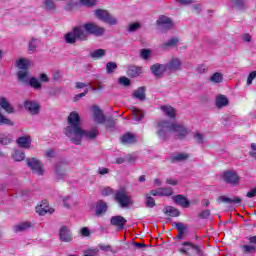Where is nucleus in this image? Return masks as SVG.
I'll return each mask as SVG.
<instances>
[{
  "label": "nucleus",
  "mask_w": 256,
  "mask_h": 256,
  "mask_svg": "<svg viewBox=\"0 0 256 256\" xmlns=\"http://www.w3.org/2000/svg\"><path fill=\"white\" fill-rule=\"evenodd\" d=\"M242 40L245 43H251V41H253V37H251V34L245 33V34L242 35Z\"/></svg>",
  "instance_id": "69168bd1"
},
{
  "label": "nucleus",
  "mask_w": 256,
  "mask_h": 256,
  "mask_svg": "<svg viewBox=\"0 0 256 256\" xmlns=\"http://www.w3.org/2000/svg\"><path fill=\"white\" fill-rule=\"evenodd\" d=\"M1 125H7L8 127H14L15 122L13 120L5 117L4 115H2L0 112V126Z\"/></svg>",
  "instance_id": "a19ab883"
},
{
  "label": "nucleus",
  "mask_w": 256,
  "mask_h": 256,
  "mask_svg": "<svg viewBox=\"0 0 256 256\" xmlns=\"http://www.w3.org/2000/svg\"><path fill=\"white\" fill-rule=\"evenodd\" d=\"M229 105V99H227V96L223 94H219L216 97V107L217 109H223V107H227Z\"/></svg>",
  "instance_id": "b1692460"
},
{
  "label": "nucleus",
  "mask_w": 256,
  "mask_h": 256,
  "mask_svg": "<svg viewBox=\"0 0 256 256\" xmlns=\"http://www.w3.org/2000/svg\"><path fill=\"white\" fill-rule=\"evenodd\" d=\"M68 125L64 128V135L70 139L74 145H81L83 139L95 141L99 137V128L92 127L90 130L83 129L81 116L77 111H73L67 118Z\"/></svg>",
  "instance_id": "f257e3e1"
},
{
  "label": "nucleus",
  "mask_w": 256,
  "mask_h": 256,
  "mask_svg": "<svg viewBox=\"0 0 256 256\" xmlns=\"http://www.w3.org/2000/svg\"><path fill=\"white\" fill-rule=\"evenodd\" d=\"M211 215V210H204L199 213L200 219H208V217Z\"/></svg>",
  "instance_id": "680f3d73"
},
{
  "label": "nucleus",
  "mask_w": 256,
  "mask_h": 256,
  "mask_svg": "<svg viewBox=\"0 0 256 256\" xmlns=\"http://www.w3.org/2000/svg\"><path fill=\"white\" fill-rule=\"evenodd\" d=\"M114 193L115 191L111 187H105L101 191V195H103V197H109V195H113Z\"/></svg>",
  "instance_id": "13d9d810"
},
{
  "label": "nucleus",
  "mask_w": 256,
  "mask_h": 256,
  "mask_svg": "<svg viewBox=\"0 0 256 256\" xmlns=\"http://www.w3.org/2000/svg\"><path fill=\"white\" fill-rule=\"evenodd\" d=\"M107 209H108L107 203L103 200H99L96 203V211H95L96 216L101 217V215H104V213H107Z\"/></svg>",
  "instance_id": "aec40b11"
},
{
  "label": "nucleus",
  "mask_w": 256,
  "mask_h": 256,
  "mask_svg": "<svg viewBox=\"0 0 256 256\" xmlns=\"http://www.w3.org/2000/svg\"><path fill=\"white\" fill-rule=\"evenodd\" d=\"M36 213L41 216L47 215V213H50L51 215L55 213V209L49 208V206L47 205V200H44L42 204H40V206L36 207Z\"/></svg>",
  "instance_id": "4468645a"
},
{
  "label": "nucleus",
  "mask_w": 256,
  "mask_h": 256,
  "mask_svg": "<svg viewBox=\"0 0 256 256\" xmlns=\"http://www.w3.org/2000/svg\"><path fill=\"white\" fill-rule=\"evenodd\" d=\"M218 203H235V204H239L243 201V199H241L240 197H234V198H229L227 196H219L217 198Z\"/></svg>",
  "instance_id": "a878e982"
},
{
  "label": "nucleus",
  "mask_w": 256,
  "mask_h": 256,
  "mask_svg": "<svg viewBox=\"0 0 256 256\" xmlns=\"http://www.w3.org/2000/svg\"><path fill=\"white\" fill-rule=\"evenodd\" d=\"M163 213L165 215H168V217H179V215H181V212L179 211V209H177L173 206L164 207Z\"/></svg>",
  "instance_id": "cd10ccee"
},
{
  "label": "nucleus",
  "mask_w": 256,
  "mask_h": 256,
  "mask_svg": "<svg viewBox=\"0 0 256 256\" xmlns=\"http://www.w3.org/2000/svg\"><path fill=\"white\" fill-rule=\"evenodd\" d=\"M56 152L54 149H48L45 152V157H47L48 159H53V157H55Z\"/></svg>",
  "instance_id": "0e129e2a"
},
{
  "label": "nucleus",
  "mask_w": 256,
  "mask_h": 256,
  "mask_svg": "<svg viewBox=\"0 0 256 256\" xmlns=\"http://www.w3.org/2000/svg\"><path fill=\"white\" fill-rule=\"evenodd\" d=\"M80 3L84 7H95L97 0H80Z\"/></svg>",
  "instance_id": "bf43d9fd"
},
{
  "label": "nucleus",
  "mask_w": 256,
  "mask_h": 256,
  "mask_svg": "<svg viewBox=\"0 0 256 256\" xmlns=\"http://www.w3.org/2000/svg\"><path fill=\"white\" fill-rule=\"evenodd\" d=\"M0 107L4 109L6 113H15V108L11 106V103H9L5 97L0 98Z\"/></svg>",
  "instance_id": "c85d7f7f"
},
{
  "label": "nucleus",
  "mask_w": 256,
  "mask_h": 256,
  "mask_svg": "<svg viewBox=\"0 0 256 256\" xmlns=\"http://www.w3.org/2000/svg\"><path fill=\"white\" fill-rule=\"evenodd\" d=\"M133 115H134V118L137 120V121H141L143 119V117H145V114L143 112H141L140 110H138L137 108H133Z\"/></svg>",
  "instance_id": "8fccbe9b"
},
{
  "label": "nucleus",
  "mask_w": 256,
  "mask_h": 256,
  "mask_svg": "<svg viewBox=\"0 0 256 256\" xmlns=\"http://www.w3.org/2000/svg\"><path fill=\"white\" fill-rule=\"evenodd\" d=\"M232 6L236 9H239V11H245L249 6H247V0H232L231 1Z\"/></svg>",
  "instance_id": "473e14b6"
},
{
  "label": "nucleus",
  "mask_w": 256,
  "mask_h": 256,
  "mask_svg": "<svg viewBox=\"0 0 256 256\" xmlns=\"http://www.w3.org/2000/svg\"><path fill=\"white\" fill-rule=\"evenodd\" d=\"M246 197H248V199H253V197H256V187L247 192Z\"/></svg>",
  "instance_id": "774afa93"
},
{
  "label": "nucleus",
  "mask_w": 256,
  "mask_h": 256,
  "mask_svg": "<svg viewBox=\"0 0 256 256\" xmlns=\"http://www.w3.org/2000/svg\"><path fill=\"white\" fill-rule=\"evenodd\" d=\"M31 222H22L13 227L14 233H23V231H27V229H31Z\"/></svg>",
  "instance_id": "c756f323"
},
{
  "label": "nucleus",
  "mask_w": 256,
  "mask_h": 256,
  "mask_svg": "<svg viewBox=\"0 0 256 256\" xmlns=\"http://www.w3.org/2000/svg\"><path fill=\"white\" fill-rule=\"evenodd\" d=\"M87 33L89 35H95L96 37H101V35H105V28L98 26L95 23L89 22L81 26H76L73 28L71 32L65 34L64 39L66 43L73 45V43H77L78 41H87Z\"/></svg>",
  "instance_id": "f03ea898"
},
{
  "label": "nucleus",
  "mask_w": 256,
  "mask_h": 256,
  "mask_svg": "<svg viewBox=\"0 0 256 256\" xmlns=\"http://www.w3.org/2000/svg\"><path fill=\"white\" fill-rule=\"evenodd\" d=\"M118 83L124 87H129L131 85V80L125 76L119 78Z\"/></svg>",
  "instance_id": "6e6d98bb"
},
{
  "label": "nucleus",
  "mask_w": 256,
  "mask_h": 256,
  "mask_svg": "<svg viewBox=\"0 0 256 256\" xmlns=\"http://www.w3.org/2000/svg\"><path fill=\"white\" fill-rule=\"evenodd\" d=\"M187 159H189V154L187 153H174L168 158L170 163H181L187 161Z\"/></svg>",
  "instance_id": "dca6fc26"
},
{
  "label": "nucleus",
  "mask_w": 256,
  "mask_h": 256,
  "mask_svg": "<svg viewBox=\"0 0 256 256\" xmlns=\"http://www.w3.org/2000/svg\"><path fill=\"white\" fill-rule=\"evenodd\" d=\"M106 51L105 49H97L90 53V57L92 59H101L102 57H105Z\"/></svg>",
  "instance_id": "58836bf2"
},
{
  "label": "nucleus",
  "mask_w": 256,
  "mask_h": 256,
  "mask_svg": "<svg viewBox=\"0 0 256 256\" xmlns=\"http://www.w3.org/2000/svg\"><path fill=\"white\" fill-rule=\"evenodd\" d=\"M256 78V71H252L247 78V85H251L253 80Z\"/></svg>",
  "instance_id": "e2e57ef3"
},
{
  "label": "nucleus",
  "mask_w": 256,
  "mask_h": 256,
  "mask_svg": "<svg viewBox=\"0 0 256 256\" xmlns=\"http://www.w3.org/2000/svg\"><path fill=\"white\" fill-rule=\"evenodd\" d=\"M155 198L151 197V194H146V207L153 209L155 207Z\"/></svg>",
  "instance_id": "09e8293b"
},
{
  "label": "nucleus",
  "mask_w": 256,
  "mask_h": 256,
  "mask_svg": "<svg viewBox=\"0 0 256 256\" xmlns=\"http://www.w3.org/2000/svg\"><path fill=\"white\" fill-rule=\"evenodd\" d=\"M28 85H30V87H33V89H36V91H39L43 87V84H41L39 79L35 77L30 78Z\"/></svg>",
  "instance_id": "ea45409f"
},
{
  "label": "nucleus",
  "mask_w": 256,
  "mask_h": 256,
  "mask_svg": "<svg viewBox=\"0 0 256 256\" xmlns=\"http://www.w3.org/2000/svg\"><path fill=\"white\" fill-rule=\"evenodd\" d=\"M210 81L212 83H222L223 82V74L216 72L210 77Z\"/></svg>",
  "instance_id": "49530a36"
},
{
  "label": "nucleus",
  "mask_w": 256,
  "mask_h": 256,
  "mask_svg": "<svg viewBox=\"0 0 256 256\" xmlns=\"http://www.w3.org/2000/svg\"><path fill=\"white\" fill-rule=\"evenodd\" d=\"M13 143V136L11 134L0 133V145H9Z\"/></svg>",
  "instance_id": "e433bc0d"
},
{
  "label": "nucleus",
  "mask_w": 256,
  "mask_h": 256,
  "mask_svg": "<svg viewBox=\"0 0 256 256\" xmlns=\"http://www.w3.org/2000/svg\"><path fill=\"white\" fill-rule=\"evenodd\" d=\"M146 91L147 87L141 86L133 92L132 97L134 99H138L139 101H145V99H147Z\"/></svg>",
  "instance_id": "f3484780"
},
{
  "label": "nucleus",
  "mask_w": 256,
  "mask_h": 256,
  "mask_svg": "<svg viewBox=\"0 0 256 256\" xmlns=\"http://www.w3.org/2000/svg\"><path fill=\"white\" fill-rule=\"evenodd\" d=\"M140 57L142 59H144L145 61H147V59H149V57H151V50L150 49H141L140 50Z\"/></svg>",
  "instance_id": "603ef678"
},
{
  "label": "nucleus",
  "mask_w": 256,
  "mask_h": 256,
  "mask_svg": "<svg viewBox=\"0 0 256 256\" xmlns=\"http://www.w3.org/2000/svg\"><path fill=\"white\" fill-rule=\"evenodd\" d=\"M24 108L26 111H29L31 115H39V111H41V106L33 100H26L24 102Z\"/></svg>",
  "instance_id": "9b49d317"
},
{
  "label": "nucleus",
  "mask_w": 256,
  "mask_h": 256,
  "mask_svg": "<svg viewBox=\"0 0 256 256\" xmlns=\"http://www.w3.org/2000/svg\"><path fill=\"white\" fill-rule=\"evenodd\" d=\"M117 69V63L115 62H108L106 64V71L107 73H113Z\"/></svg>",
  "instance_id": "4d7b16f0"
},
{
  "label": "nucleus",
  "mask_w": 256,
  "mask_h": 256,
  "mask_svg": "<svg viewBox=\"0 0 256 256\" xmlns=\"http://www.w3.org/2000/svg\"><path fill=\"white\" fill-rule=\"evenodd\" d=\"M59 235H60L61 241H64L65 243H69V241H72L73 239L71 237V231H69V228H67V226H63L60 229Z\"/></svg>",
  "instance_id": "412c9836"
},
{
  "label": "nucleus",
  "mask_w": 256,
  "mask_h": 256,
  "mask_svg": "<svg viewBox=\"0 0 256 256\" xmlns=\"http://www.w3.org/2000/svg\"><path fill=\"white\" fill-rule=\"evenodd\" d=\"M104 123L106 125V129H108L109 131H113V129H115V127L117 125V120H115L113 117L109 116V117L105 118Z\"/></svg>",
  "instance_id": "4c0bfd02"
},
{
  "label": "nucleus",
  "mask_w": 256,
  "mask_h": 256,
  "mask_svg": "<svg viewBox=\"0 0 256 256\" xmlns=\"http://www.w3.org/2000/svg\"><path fill=\"white\" fill-rule=\"evenodd\" d=\"M19 147L23 149H30L31 148V137L29 136H21L16 140Z\"/></svg>",
  "instance_id": "5701e85b"
},
{
  "label": "nucleus",
  "mask_w": 256,
  "mask_h": 256,
  "mask_svg": "<svg viewBox=\"0 0 256 256\" xmlns=\"http://www.w3.org/2000/svg\"><path fill=\"white\" fill-rule=\"evenodd\" d=\"M240 247L245 255H250L256 251L255 245H241Z\"/></svg>",
  "instance_id": "c03bdc74"
},
{
  "label": "nucleus",
  "mask_w": 256,
  "mask_h": 256,
  "mask_svg": "<svg viewBox=\"0 0 256 256\" xmlns=\"http://www.w3.org/2000/svg\"><path fill=\"white\" fill-rule=\"evenodd\" d=\"M40 81H42V83H49L50 78L49 76H47V74L45 73H41L39 76Z\"/></svg>",
  "instance_id": "338daca9"
},
{
  "label": "nucleus",
  "mask_w": 256,
  "mask_h": 256,
  "mask_svg": "<svg viewBox=\"0 0 256 256\" xmlns=\"http://www.w3.org/2000/svg\"><path fill=\"white\" fill-rule=\"evenodd\" d=\"M173 193V188L171 187H160V197H171Z\"/></svg>",
  "instance_id": "37998d69"
},
{
  "label": "nucleus",
  "mask_w": 256,
  "mask_h": 256,
  "mask_svg": "<svg viewBox=\"0 0 256 256\" xmlns=\"http://www.w3.org/2000/svg\"><path fill=\"white\" fill-rule=\"evenodd\" d=\"M177 43H179V38L174 37L170 40H168L167 42L162 44V49H169V47H175V45H177Z\"/></svg>",
  "instance_id": "79ce46f5"
},
{
  "label": "nucleus",
  "mask_w": 256,
  "mask_h": 256,
  "mask_svg": "<svg viewBox=\"0 0 256 256\" xmlns=\"http://www.w3.org/2000/svg\"><path fill=\"white\" fill-rule=\"evenodd\" d=\"M166 71L169 73H177V71H181V67L183 66V62L177 57L172 58L169 62L165 64Z\"/></svg>",
  "instance_id": "1a4fd4ad"
},
{
  "label": "nucleus",
  "mask_w": 256,
  "mask_h": 256,
  "mask_svg": "<svg viewBox=\"0 0 256 256\" xmlns=\"http://www.w3.org/2000/svg\"><path fill=\"white\" fill-rule=\"evenodd\" d=\"M182 245L184 247H191V249L196 251L197 255H203V246L201 245H195L192 242H183Z\"/></svg>",
  "instance_id": "f704fd0d"
},
{
  "label": "nucleus",
  "mask_w": 256,
  "mask_h": 256,
  "mask_svg": "<svg viewBox=\"0 0 256 256\" xmlns=\"http://www.w3.org/2000/svg\"><path fill=\"white\" fill-rule=\"evenodd\" d=\"M161 111L167 115L170 119H175L177 115V110L173 108L172 106H161Z\"/></svg>",
  "instance_id": "7c9ffc66"
},
{
  "label": "nucleus",
  "mask_w": 256,
  "mask_h": 256,
  "mask_svg": "<svg viewBox=\"0 0 256 256\" xmlns=\"http://www.w3.org/2000/svg\"><path fill=\"white\" fill-rule=\"evenodd\" d=\"M14 161H23V159H25V153L21 152V151H15V153L12 155Z\"/></svg>",
  "instance_id": "3c124183"
},
{
  "label": "nucleus",
  "mask_w": 256,
  "mask_h": 256,
  "mask_svg": "<svg viewBox=\"0 0 256 256\" xmlns=\"http://www.w3.org/2000/svg\"><path fill=\"white\" fill-rule=\"evenodd\" d=\"M54 173H55V177H56V179H58V181L63 179L65 177V175H67V173L65 172V168H63L62 163H58L55 165Z\"/></svg>",
  "instance_id": "393cba45"
},
{
  "label": "nucleus",
  "mask_w": 256,
  "mask_h": 256,
  "mask_svg": "<svg viewBox=\"0 0 256 256\" xmlns=\"http://www.w3.org/2000/svg\"><path fill=\"white\" fill-rule=\"evenodd\" d=\"M63 205L66 209H71V207H75V205H77V202L73 201L71 197H66L63 199Z\"/></svg>",
  "instance_id": "a18cd8bd"
},
{
  "label": "nucleus",
  "mask_w": 256,
  "mask_h": 256,
  "mask_svg": "<svg viewBox=\"0 0 256 256\" xmlns=\"http://www.w3.org/2000/svg\"><path fill=\"white\" fill-rule=\"evenodd\" d=\"M26 163L34 175H43V163L39 159L27 158Z\"/></svg>",
  "instance_id": "6e6552de"
},
{
  "label": "nucleus",
  "mask_w": 256,
  "mask_h": 256,
  "mask_svg": "<svg viewBox=\"0 0 256 256\" xmlns=\"http://www.w3.org/2000/svg\"><path fill=\"white\" fill-rule=\"evenodd\" d=\"M156 25H158L162 33H167V31L173 29V20L165 15H160L156 21Z\"/></svg>",
  "instance_id": "0eeeda50"
},
{
  "label": "nucleus",
  "mask_w": 256,
  "mask_h": 256,
  "mask_svg": "<svg viewBox=\"0 0 256 256\" xmlns=\"http://www.w3.org/2000/svg\"><path fill=\"white\" fill-rule=\"evenodd\" d=\"M194 139L198 145H203V143H205V136H203L202 133H196Z\"/></svg>",
  "instance_id": "5fc2aeb1"
},
{
  "label": "nucleus",
  "mask_w": 256,
  "mask_h": 256,
  "mask_svg": "<svg viewBox=\"0 0 256 256\" xmlns=\"http://www.w3.org/2000/svg\"><path fill=\"white\" fill-rule=\"evenodd\" d=\"M39 43H41L39 38L32 37L28 43V51L35 52L37 47H39Z\"/></svg>",
  "instance_id": "72a5a7b5"
},
{
  "label": "nucleus",
  "mask_w": 256,
  "mask_h": 256,
  "mask_svg": "<svg viewBox=\"0 0 256 256\" xmlns=\"http://www.w3.org/2000/svg\"><path fill=\"white\" fill-rule=\"evenodd\" d=\"M121 142L124 145L133 144V143H137V139L135 138V135L128 132V133L124 134L123 136H121Z\"/></svg>",
  "instance_id": "2f4dec72"
},
{
  "label": "nucleus",
  "mask_w": 256,
  "mask_h": 256,
  "mask_svg": "<svg viewBox=\"0 0 256 256\" xmlns=\"http://www.w3.org/2000/svg\"><path fill=\"white\" fill-rule=\"evenodd\" d=\"M175 127V124L169 122V121H160L157 124V135L160 137V139H166L167 133L173 131Z\"/></svg>",
  "instance_id": "39448f33"
},
{
  "label": "nucleus",
  "mask_w": 256,
  "mask_h": 256,
  "mask_svg": "<svg viewBox=\"0 0 256 256\" xmlns=\"http://www.w3.org/2000/svg\"><path fill=\"white\" fill-rule=\"evenodd\" d=\"M174 225L178 231L177 239L183 241V239H185V231H187V225L181 222H174Z\"/></svg>",
  "instance_id": "4be33fe9"
},
{
  "label": "nucleus",
  "mask_w": 256,
  "mask_h": 256,
  "mask_svg": "<svg viewBox=\"0 0 256 256\" xmlns=\"http://www.w3.org/2000/svg\"><path fill=\"white\" fill-rule=\"evenodd\" d=\"M95 17L103 23H107L108 25H117L118 21L109 11L98 9L95 11Z\"/></svg>",
  "instance_id": "20e7f679"
},
{
  "label": "nucleus",
  "mask_w": 256,
  "mask_h": 256,
  "mask_svg": "<svg viewBox=\"0 0 256 256\" xmlns=\"http://www.w3.org/2000/svg\"><path fill=\"white\" fill-rule=\"evenodd\" d=\"M114 201H116L122 209H129L133 206V198L129 195L125 187H121L116 191Z\"/></svg>",
  "instance_id": "7ed1b4c3"
},
{
  "label": "nucleus",
  "mask_w": 256,
  "mask_h": 256,
  "mask_svg": "<svg viewBox=\"0 0 256 256\" xmlns=\"http://www.w3.org/2000/svg\"><path fill=\"white\" fill-rule=\"evenodd\" d=\"M126 223L127 219L121 215L112 216L110 219V224L113 225V227H117L118 231H123Z\"/></svg>",
  "instance_id": "f8f14e48"
},
{
  "label": "nucleus",
  "mask_w": 256,
  "mask_h": 256,
  "mask_svg": "<svg viewBox=\"0 0 256 256\" xmlns=\"http://www.w3.org/2000/svg\"><path fill=\"white\" fill-rule=\"evenodd\" d=\"M174 133H178V139H185L189 135V130L185 126L174 124Z\"/></svg>",
  "instance_id": "6ab92c4d"
},
{
  "label": "nucleus",
  "mask_w": 256,
  "mask_h": 256,
  "mask_svg": "<svg viewBox=\"0 0 256 256\" xmlns=\"http://www.w3.org/2000/svg\"><path fill=\"white\" fill-rule=\"evenodd\" d=\"M16 67L21 69L20 71H27V69H29V60L20 58L18 61H16Z\"/></svg>",
  "instance_id": "c9c22d12"
},
{
  "label": "nucleus",
  "mask_w": 256,
  "mask_h": 256,
  "mask_svg": "<svg viewBox=\"0 0 256 256\" xmlns=\"http://www.w3.org/2000/svg\"><path fill=\"white\" fill-rule=\"evenodd\" d=\"M138 29H141V24L139 22L128 25L129 33H135V31H138Z\"/></svg>",
  "instance_id": "864d4df0"
},
{
  "label": "nucleus",
  "mask_w": 256,
  "mask_h": 256,
  "mask_svg": "<svg viewBox=\"0 0 256 256\" xmlns=\"http://www.w3.org/2000/svg\"><path fill=\"white\" fill-rule=\"evenodd\" d=\"M88 93H89V89H86L84 92L77 94V95L73 98L74 103H77V101H79V99L85 97V95H87Z\"/></svg>",
  "instance_id": "052dcab7"
},
{
  "label": "nucleus",
  "mask_w": 256,
  "mask_h": 256,
  "mask_svg": "<svg viewBox=\"0 0 256 256\" xmlns=\"http://www.w3.org/2000/svg\"><path fill=\"white\" fill-rule=\"evenodd\" d=\"M150 71L152 73V75H154V77H156V79H161L163 77V75L166 73L167 68L165 66V64H153L150 67Z\"/></svg>",
  "instance_id": "9d476101"
},
{
  "label": "nucleus",
  "mask_w": 256,
  "mask_h": 256,
  "mask_svg": "<svg viewBox=\"0 0 256 256\" xmlns=\"http://www.w3.org/2000/svg\"><path fill=\"white\" fill-rule=\"evenodd\" d=\"M92 111L94 113V121H96V123H99L100 125L105 123V115L99 106L94 105L92 107Z\"/></svg>",
  "instance_id": "2eb2a0df"
},
{
  "label": "nucleus",
  "mask_w": 256,
  "mask_h": 256,
  "mask_svg": "<svg viewBox=\"0 0 256 256\" xmlns=\"http://www.w3.org/2000/svg\"><path fill=\"white\" fill-rule=\"evenodd\" d=\"M17 78L19 83H22V85H29V81H31V76H29V72L27 70L18 71Z\"/></svg>",
  "instance_id": "a211bd4d"
},
{
  "label": "nucleus",
  "mask_w": 256,
  "mask_h": 256,
  "mask_svg": "<svg viewBox=\"0 0 256 256\" xmlns=\"http://www.w3.org/2000/svg\"><path fill=\"white\" fill-rule=\"evenodd\" d=\"M141 73H143V68L138 67V66H129L128 70H127V75L128 77H139V75H141Z\"/></svg>",
  "instance_id": "bb28decb"
},
{
  "label": "nucleus",
  "mask_w": 256,
  "mask_h": 256,
  "mask_svg": "<svg viewBox=\"0 0 256 256\" xmlns=\"http://www.w3.org/2000/svg\"><path fill=\"white\" fill-rule=\"evenodd\" d=\"M172 199L176 205H179L180 207H184V209H187L191 205V202L189 201V199H187V197L181 194L173 196Z\"/></svg>",
  "instance_id": "ddd939ff"
},
{
  "label": "nucleus",
  "mask_w": 256,
  "mask_h": 256,
  "mask_svg": "<svg viewBox=\"0 0 256 256\" xmlns=\"http://www.w3.org/2000/svg\"><path fill=\"white\" fill-rule=\"evenodd\" d=\"M222 179L225 183L232 185V187L239 186V183L241 182V177H239V174H237L235 171L223 172Z\"/></svg>",
  "instance_id": "423d86ee"
},
{
  "label": "nucleus",
  "mask_w": 256,
  "mask_h": 256,
  "mask_svg": "<svg viewBox=\"0 0 256 256\" xmlns=\"http://www.w3.org/2000/svg\"><path fill=\"white\" fill-rule=\"evenodd\" d=\"M44 6L46 11H55L56 6L53 0H44Z\"/></svg>",
  "instance_id": "de8ad7c7"
}]
</instances>
